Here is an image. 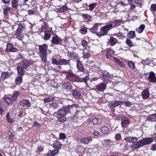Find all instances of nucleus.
Wrapping results in <instances>:
<instances>
[{
  "label": "nucleus",
  "mask_w": 156,
  "mask_h": 156,
  "mask_svg": "<svg viewBox=\"0 0 156 156\" xmlns=\"http://www.w3.org/2000/svg\"><path fill=\"white\" fill-rule=\"evenodd\" d=\"M71 54V56L72 58V59L73 60L74 59V60L75 59L78 60V55L77 54L74 52H73Z\"/></svg>",
  "instance_id": "nucleus-47"
},
{
  "label": "nucleus",
  "mask_w": 156,
  "mask_h": 156,
  "mask_svg": "<svg viewBox=\"0 0 156 156\" xmlns=\"http://www.w3.org/2000/svg\"><path fill=\"white\" fill-rule=\"evenodd\" d=\"M150 10L151 11L155 12L156 11V4H152L150 7Z\"/></svg>",
  "instance_id": "nucleus-54"
},
{
  "label": "nucleus",
  "mask_w": 156,
  "mask_h": 156,
  "mask_svg": "<svg viewBox=\"0 0 156 156\" xmlns=\"http://www.w3.org/2000/svg\"><path fill=\"white\" fill-rule=\"evenodd\" d=\"M59 138L61 139H64L66 138V136L64 133H61L59 135Z\"/></svg>",
  "instance_id": "nucleus-60"
},
{
  "label": "nucleus",
  "mask_w": 156,
  "mask_h": 156,
  "mask_svg": "<svg viewBox=\"0 0 156 156\" xmlns=\"http://www.w3.org/2000/svg\"><path fill=\"white\" fill-rule=\"evenodd\" d=\"M125 140L128 142L130 143H135L137 140V138L136 137H127Z\"/></svg>",
  "instance_id": "nucleus-17"
},
{
  "label": "nucleus",
  "mask_w": 156,
  "mask_h": 156,
  "mask_svg": "<svg viewBox=\"0 0 156 156\" xmlns=\"http://www.w3.org/2000/svg\"><path fill=\"white\" fill-rule=\"evenodd\" d=\"M90 120L92 123L95 125H98L101 124L102 119L99 117H94L91 118Z\"/></svg>",
  "instance_id": "nucleus-7"
},
{
  "label": "nucleus",
  "mask_w": 156,
  "mask_h": 156,
  "mask_svg": "<svg viewBox=\"0 0 156 156\" xmlns=\"http://www.w3.org/2000/svg\"><path fill=\"white\" fill-rule=\"evenodd\" d=\"M51 30L48 26L46 22H43V23L41 25V29L40 30V33L45 32Z\"/></svg>",
  "instance_id": "nucleus-8"
},
{
  "label": "nucleus",
  "mask_w": 156,
  "mask_h": 156,
  "mask_svg": "<svg viewBox=\"0 0 156 156\" xmlns=\"http://www.w3.org/2000/svg\"><path fill=\"white\" fill-rule=\"evenodd\" d=\"M128 37L131 39H133L135 37L136 35L134 31H130L127 34Z\"/></svg>",
  "instance_id": "nucleus-42"
},
{
  "label": "nucleus",
  "mask_w": 156,
  "mask_h": 156,
  "mask_svg": "<svg viewBox=\"0 0 156 156\" xmlns=\"http://www.w3.org/2000/svg\"><path fill=\"white\" fill-rule=\"evenodd\" d=\"M72 93L73 96L75 98H79L81 96L80 92L76 90H73Z\"/></svg>",
  "instance_id": "nucleus-18"
},
{
  "label": "nucleus",
  "mask_w": 156,
  "mask_h": 156,
  "mask_svg": "<svg viewBox=\"0 0 156 156\" xmlns=\"http://www.w3.org/2000/svg\"><path fill=\"white\" fill-rule=\"evenodd\" d=\"M96 87L98 90L103 92L106 89V85L105 83H102L97 85Z\"/></svg>",
  "instance_id": "nucleus-14"
},
{
  "label": "nucleus",
  "mask_w": 156,
  "mask_h": 156,
  "mask_svg": "<svg viewBox=\"0 0 156 156\" xmlns=\"http://www.w3.org/2000/svg\"><path fill=\"white\" fill-rule=\"evenodd\" d=\"M38 46L40 55L48 54L51 52V50L48 49V46L47 44H44L41 45H39Z\"/></svg>",
  "instance_id": "nucleus-4"
},
{
  "label": "nucleus",
  "mask_w": 156,
  "mask_h": 156,
  "mask_svg": "<svg viewBox=\"0 0 156 156\" xmlns=\"http://www.w3.org/2000/svg\"><path fill=\"white\" fill-rule=\"evenodd\" d=\"M28 65L26 63H23L20 66H21L23 69H26L28 67Z\"/></svg>",
  "instance_id": "nucleus-58"
},
{
  "label": "nucleus",
  "mask_w": 156,
  "mask_h": 156,
  "mask_svg": "<svg viewBox=\"0 0 156 156\" xmlns=\"http://www.w3.org/2000/svg\"><path fill=\"white\" fill-rule=\"evenodd\" d=\"M59 106L58 104L55 102H53L49 105L50 108L53 110L58 109L59 108Z\"/></svg>",
  "instance_id": "nucleus-25"
},
{
  "label": "nucleus",
  "mask_w": 156,
  "mask_h": 156,
  "mask_svg": "<svg viewBox=\"0 0 156 156\" xmlns=\"http://www.w3.org/2000/svg\"><path fill=\"white\" fill-rule=\"evenodd\" d=\"M62 87L64 89L69 90L72 88V86L70 82H67L63 84Z\"/></svg>",
  "instance_id": "nucleus-27"
},
{
  "label": "nucleus",
  "mask_w": 156,
  "mask_h": 156,
  "mask_svg": "<svg viewBox=\"0 0 156 156\" xmlns=\"http://www.w3.org/2000/svg\"><path fill=\"white\" fill-rule=\"evenodd\" d=\"M31 103L27 99L23 100L20 102V106L23 107H25L27 108L31 107Z\"/></svg>",
  "instance_id": "nucleus-9"
},
{
  "label": "nucleus",
  "mask_w": 156,
  "mask_h": 156,
  "mask_svg": "<svg viewBox=\"0 0 156 156\" xmlns=\"http://www.w3.org/2000/svg\"><path fill=\"white\" fill-rule=\"evenodd\" d=\"M151 149L153 151L156 150V144L152 145Z\"/></svg>",
  "instance_id": "nucleus-63"
},
{
  "label": "nucleus",
  "mask_w": 156,
  "mask_h": 156,
  "mask_svg": "<svg viewBox=\"0 0 156 156\" xmlns=\"http://www.w3.org/2000/svg\"><path fill=\"white\" fill-rule=\"evenodd\" d=\"M116 36L119 38V39H122L125 37V34L121 32H119L116 34Z\"/></svg>",
  "instance_id": "nucleus-51"
},
{
  "label": "nucleus",
  "mask_w": 156,
  "mask_h": 156,
  "mask_svg": "<svg viewBox=\"0 0 156 156\" xmlns=\"http://www.w3.org/2000/svg\"><path fill=\"white\" fill-rule=\"evenodd\" d=\"M54 99L55 98L52 96L46 97L44 99V101L45 103L51 102L54 100Z\"/></svg>",
  "instance_id": "nucleus-38"
},
{
  "label": "nucleus",
  "mask_w": 156,
  "mask_h": 156,
  "mask_svg": "<svg viewBox=\"0 0 156 156\" xmlns=\"http://www.w3.org/2000/svg\"><path fill=\"white\" fill-rule=\"evenodd\" d=\"M17 70L18 74L23 76L24 75L23 70L24 69L22 68L21 66H18L17 67Z\"/></svg>",
  "instance_id": "nucleus-37"
},
{
  "label": "nucleus",
  "mask_w": 156,
  "mask_h": 156,
  "mask_svg": "<svg viewBox=\"0 0 156 156\" xmlns=\"http://www.w3.org/2000/svg\"><path fill=\"white\" fill-rule=\"evenodd\" d=\"M122 22V20L116 19L112 22V24L113 27H116L119 25Z\"/></svg>",
  "instance_id": "nucleus-19"
},
{
  "label": "nucleus",
  "mask_w": 156,
  "mask_h": 156,
  "mask_svg": "<svg viewBox=\"0 0 156 156\" xmlns=\"http://www.w3.org/2000/svg\"><path fill=\"white\" fill-rule=\"evenodd\" d=\"M17 50L16 48L13 47V45L12 44L9 43L7 44L5 49V51L7 52H15L17 51Z\"/></svg>",
  "instance_id": "nucleus-6"
},
{
  "label": "nucleus",
  "mask_w": 156,
  "mask_h": 156,
  "mask_svg": "<svg viewBox=\"0 0 156 156\" xmlns=\"http://www.w3.org/2000/svg\"><path fill=\"white\" fill-rule=\"evenodd\" d=\"M145 28V26L144 25H141L140 27L137 28L136 31L137 32L139 33H142Z\"/></svg>",
  "instance_id": "nucleus-40"
},
{
  "label": "nucleus",
  "mask_w": 156,
  "mask_h": 156,
  "mask_svg": "<svg viewBox=\"0 0 156 156\" xmlns=\"http://www.w3.org/2000/svg\"><path fill=\"white\" fill-rule=\"evenodd\" d=\"M87 30L86 28H82L80 29V32L82 34H84L87 33Z\"/></svg>",
  "instance_id": "nucleus-57"
},
{
  "label": "nucleus",
  "mask_w": 156,
  "mask_h": 156,
  "mask_svg": "<svg viewBox=\"0 0 156 156\" xmlns=\"http://www.w3.org/2000/svg\"><path fill=\"white\" fill-rule=\"evenodd\" d=\"M82 17L84 19H85L88 20H90L91 18V16L88 14H82Z\"/></svg>",
  "instance_id": "nucleus-50"
},
{
  "label": "nucleus",
  "mask_w": 156,
  "mask_h": 156,
  "mask_svg": "<svg viewBox=\"0 0 156 156\" xmlns=\"http://www.w3.org/2000/svg\"><path fill=\"white\" fill-rule=\"evenodd\" d=\"M108 32V31L107 30L102 27L100 32V33L98 32L97 34L99 36H103L106 35Z\"/></svg>",
  "instance_id": "nucleus-24"
},
{
  "label": "nucleus",
  "mask_w": 156,
  "mask_h": 156,
  "mask_svg": "<svg viewBox=\"0 0 156 156\" xmlns=\"http://www.w3.org/2000/svg\"><path fill=\"white\" fill-rule=\"evenodd\" d=\"M98 23H96L93 26L92 28H90V30L91 32L93 33H95L98 29Z\"/></svg>",
  "instance_id": "nucleus-35"
},
{
  "label": "nucleus",
  "mask_w": 156,
  "mask_h": 156,
  "mask_svg": "<svg viewBox=\"0 0 156 156\" xmlns=\"http://www.w3.org/2000/svg\"><path fill=\"white\" fill-rule=\"evenodd\" d=\"M11 8L8 6L7 5H5L2 7L3 11V13L5 16L8 15L11 12Z\"/></svg>",
  "instance_id": "nucleus-16"
},
{
  "label": "nucleus",
  "mask_w": 156,
  "mask_h": 156,
  "mask_svg": "<svg viewBox=\"0 0 156 156\" xmlns=\"http://www.w3.org/2000/svg\"><path fill=\"white\" fill-rule=\"evenodd\" d=\"M83 58H87L90 56V54L89 51H87V52L85 51H83Z\"/></svg>",
  "instance_id": "nucleus-46"
},
{
  "label": "nucleus",
  "mask_w": 156,
  "mask_h": 156,
  "mask_svg": "<svg viewBox=\"0 0 156 156\" xmlns=\"http://www.w3.org/2000/svg\"><path fill=\"white\" fill-rule=\"evenodd\" d=\"M147 79L150 83H156V76H155V74L153 72H151L149 73Z\"/></svg>",
  "instance_id": "nucleus-10"
},
{
  "label": "nucleus",
  "mask_w": 156,
  "mask_h": 156,
  "mask_svg": "<svg viewBox=\"0 0 156 156\" xmlns=\"http://www.w3.org/2000/svg\"><path fill=\"white\" fill-rule=\"evenodd\" d=\"M89 80V77L87 76H86L82 79V82L86 83Z\"/></svg>",
  "instance_id": "nucleus-61"
},
{
  "label": "nucleus",
  "mask_w": 156,
  "mask_h": 156,
  "mask_svg": "<svg viewBox=\"0 0 156 156\" xmlns=\"http://www.w3.org/2000/svg\"><path fill=\"white\" fill-rule=\"evenodd\" d=\"M122 104V101H111L109 103V106L111 107L114 108Z\"/></svg>",
  "instance_id": "nucleus-11"
},
{
  "label": "nucleus",
  "mask_w": 156,
  "mask_h": 156,
  "mask_svg": "<svg viewBox=\"0 0 156 156\" xmlns=\"http://www.w3.org/2000/svg\"><path fill=\"white\" fill-rule=\"evenodd\" d=\"M109 41L111 46L115 45L117 41V39L112 37H110Z\"/></svg>",
  "instance_id": "nucleus-31"
},
{
  "label": "nucleus",
  "mask_w": 156,
  "mask_h": 156,
  "mask_svg": "<svg viewBox=\"0 0 156 156\" xmlns=\"http://www.w3.org/2000/svg\"><path fill=\"white\" fill-rule=\"evenodd\" d=\"M11 73H10L6 72H3L1 74V78L2 80H4L9 77Z\"/></svg>",
  "instance_id": "nucleus-23"
},
{
  "label": "nucleus",
  "mask_w": 156,
  "mask_h": 156,
  "mask_svg": "<svg viewBox=\"0 0 156 156\" xmlns=\"http://www.w3.org/2000/svg\"><path fill=\"white\" fill-rule=\"evenodd\" d=\"M108 128L106 126L103 127L101 129V131L104 134H107L108 133Z\"/></svg>",
  "instance_id": "nucleus-41"
},
{
  "label": "nucleus",
  "mask_w": 156,
  "mask_h": 156,
  "mask_svg": "<svg viewBox=\"0 0 156 156\" xmlns=\"http://www.w3.org/2000/svg\"><path fill=\"white\" fill-rule=\"evenodd\" d=\"M99 76L104 82H105L106 80L110 77V74L107 71L105 70H100L98 72Z\"/></svg>",
  "instance_id": "nucleus-5"
},
{
  "label": "nucleus",
  "mask_w": 156,
  "mask_h": 156,
  "mask_svg": "<svg viewBox=\"0 0 156 156\" xmlns=\"http://www.w3.org/2000/svg\"><path fill=\"white\" fill-rule=\"evenodd\" d=\"M51 30L44 32V36L43 38V39L45 40H48L51 37Z\"/></svg>",
  "instance_id": "nucleus-20"
},
{
  "label": "nucleus",
  "mask_w": 156,
  "mask_h": 156,
  "mask_svg": "<svg viewBox=\"0 0 156 156\" xmlns=\"http://www.w3.org/2000/svg\"><path fill=\"white\" fill-rule=\"evenodd\" d=\"M53 145L54 148L60 149L62 146V144L61 143L56 141L54 143Z\"/></svg>",
  "instance_id": "nucleus-32"
},
{
  "label": "nucleus",
  "mask_w": 156,
  "mask_h": 156,
  "mask_svg": "<svg viewBox=\"0 0 156 156\" xmlns=\"http://www.w3.org/2000/svg\"><path fill=\"white\" fill-rule=\"evenodd\" d=\"M68 9V7L66 5H64L62 7L59 8L58 10L59 12H62L64 11H67Z\"/></svg>",
  "instance_id": "nucleus-43"
},
{
  "label": "nucleus",
  "mask_w": 156,
  "mask_h": 156,
  "mask_svg": "<svg viewBox=\"0 0 156 156\" xmlns=\"http://www.w3.org/2000/svg\"><path fill=\"white\" fill-rule=\"evenodd\" d=\"M153 137H147L140 140L136 144V148H138L144 145H147L151 143L153 140Z\"/></svg>",
  "instance_id": "nucleus-3"
},
{
  "label": "nucleus",
  "mask_w": 156,
  "mask_h": 156,
  "mask_svg": "<svg viewBox=\"0 0 156 156\" xmlns=\"http://www.w3.org/2000/svg\"><path fill=\"white\" fill-rule=\"evenodd\" d=\"M69 60L62 59L59 60V65H67L69 64Z\"/></svg>",
  "instance_id": "nucleus-26"
},
{
  "label": "nucleus",
  "mask_w": 156,
  "mask_h": 156,
  "mask_svg": "<svg viewBox=\"0 0 156 156\" xmlns=\"http://www.w3.org/2000/svg\"><path fill=\"white\" fill-rule=\"evenodd\" d=\"M47 54H45V55H40L41 58V59L42 62H43L44 63H46L47 61V57L46 55Z\"/></svg>",
  "instance_id": "nucleus-49"
},
{
  "label": "nucleus",
  "mask_w": 156,
  "mask_h": 156,
  "mask_svg": "<svg viewBox=\"0 0 156 156\" xmlns=\"http://www.w3.org/2000/svg\"><path fill=\"white\" fill-rule=\"evenodd\" d=\"M76 62L77 69L80 71L83 72L84 70V69L82 62L78 60H77Z\"/></svg>",
  "instance_id": "nucleus-21"
},
{
  "label": "nucleus",
  "mask_w": 156,
  "mask_h": 156,
  "mask_svg": "<svg viewBox=\"0 0 156 156\" xmlns=\"http://www.w3.org/2000/svg\"><path fill=\"white\" fill-rule=\"evenodd\" d=\"M58 150L49 151L47 153V156H55L58 153Z\"/></svg>",
  "instance_id": "nucleus-22"
},
{
  "label": "nucleus",
  "mask_w": 156,
  "mask_h": 156,
  "mask_svg": "<svg viewBox=\"0 0 156 156\" xmlns=\"http://www.w3.org/2000/svg\"><path fill=\"white\" fill-rule=\"evenodd\" d=\"M73 107L75 108L74 105H69L59 109L57 112V118L58 120L62 122H65L66 119L65 116L69 112L70 109Z\"/></svg>",
  "instance_id": "nucleus-1"
},
{
  "label": "nucleus",
  "mask_w": 156,
  "mask_h": 156,
  "mask_svg": "<svg viewBox=\"0 0 156 156\" xmlns=\"http://www.w3.org/2000/svg\"><path fill=\"white\" fill-rule=\"evenodd\" d=\"M103 143L109 145L110 144L111 141L109 140H105L103 141Z\"/></svg>",
  "instance_id": "nucleus-62"
},
{
  "label": "nucleus",
  "mask_w": 156,
  "mask_h": 156,
  "mask_svg": "<svg viewBox=\"0 0 156 156\" xmlns=\"http://www.w3.org/2000/svg\"><path fill=\"white\" fill-rule=\"evenodd\" d=\"M103 27L108 31L109 30L112 29L113 27L112 23L107 24Z\"/></svg>",
  "instance_id": "nucleus-44"
},
{
  "label": "nucleus",
  "mask_w": 156,
  "mask_h": 156,
  "mask_svg": "<svg viewBox=\"0 0 156 156\" xmlns=\"http://www.w3.org/2000/svg\"><path fill=\"white\" fill-rule=\"evenodd\" d=\"M92 140L91 136H88L81 139L80 141L81 143L87 144L92 141Z\"/></svg>",
  "instance_id": "nucleus-13"
},
{
  "label": "nucleus",
  "mask_w": 156,
  "mask_h": 156,
  "mask_svg": "<svg viewBox=\"0 0 156 156\" xmlns=\"http://www.w3.org/2000/svg\"><path fill=\"white\" fill-rule=\"evenodd\" d=\"M126 43V44L128 45L129 47H131L133 45L132 41L129 39H127Z\"/></svg>",
  "instance_id": "nucleus-53"
},
{
  "label": "nucleus",
  "mask_w": 156,
  "mask_h": 156,
  "mask_svg": "<svg viewBox=\"0 0 156 156\" xmlns=\"http://www.w3.org/2000/svg\"><path fill=\"white\" fill-rule=\"evenodd\" d=\"M148 121L153 122L156 121V114L150 115L147 118Z\"/></svg>",
  "instance_id": "nucleus-28"
},
{
  "label": "nucleus",
  "mask_w": 156,
  "mask_h": 156,
  "mask_svg": "<svg viewBox=\"0 0 156 156\" xmlns=\"http://www.w3.org/2000/svg\"><path fill=\"white\" fill-rule=\"evenodd\" d=\"M28 14L30 15H33L34 14V12L32 10H29L27 11Z\"/></svg>",
  "instance_id": "nucleus-64"
},
{
  "label": "nucleus",
  "mask_w": 156,
  "mask_h": 156,
  "mask_svg": "<svg viewBox=\"0 0 156 156\" xmlns=\"http://www.w3.org/2000/svg\"><path fill=\"white\" fill-rule=\"evenodd\" d=\"M141 95L143 99H147L150 96V93L148 90L147 89H146L143 91L141 93Z\"/></svg>",
  "instance_id": "nucleus-15"
},
{
  "label": "nucleus",
  "mask_w": 156,
  "mask_h": 156,
  "mask_svg": "<svg viewBox=\"0 0 156 156\" xmlns=\"http://www.w3.org/2000/svg\"><path fill=\"white\" fill-rule=\"evenodd\" d=\"M26 30V25L23 23H20L15 33L16 37L20 40H22L23 38V32Z\"/></svg>",
  "instance_id": "nucleus-2"
},
{
  "label": "nucleus",
  "mask_w": 156,
  "mask_h": 156,
  "mask_svg": "<svg viewBox=\"0 0 156 156\" xmlns=\"http://www.w3.org/2000/svg\"><path fill=\"white\" fill-rule=\"evenodd\" d=\"M88 42L87 41L83 40L81 42V45L84 48L87 44Z\"/></svg>",
  "instance_id": "nucleus-59"
},
{
  "label": "nucleus",
  "mask_w": 156,
  "mask_h": 156,
  "mask_svg": "<svg viewBox=\"0 0 156 156\" xmlns=\"http://www.w3.org/2000/svg\"><path fill=\"white\" fill-rule=\"evenodd\" d=\"M129 121L128 119H122V126L123 128H125L129 123Z\"/></svg>",
  "instance_id": "nucleus-30"
},
{
  "label": "nucleus",
  "mask_w": 156,
  "mask_h": 156,
  "mask_svg": "<svg viewBox=\"0 0 156 156\" xmlns=\"http://www.w3.org/2000/svg\"><path fill=\"white\" fill-rule=\"evenodd\" d=\"M6 119L7 121L10 123H12L14 122L13 118L10 116L9 113H8L6 115Z\"/></svg>",
  "instance_id": "nucleus-33"
},
{
  "label": "nucleus",
  "mask_w": 156,
  "mask_h": 156,
  "mask_svg": "<svg viewBox=\"0 0 156 156\" xmlns=\"http://www.w3.org/2000/svg\"><path fill=\"white\" fill-rule=\"evenodd\" d=\"M97 5V3L96 2L90 4L89 5V8L88 10L90 11H93V10L94 9L95 7Z\"/></svg>",
  "instance_id": "nucleus-39"
},
{
  "label": "nucleus",
  "mask_w": 156,
  "mask_h": 156,
  "mask_svg": "<svg viewBox=\"0 0 156 156\" xmlns=\"http://www.w3.org/2000/svg\"><path fill=\"white\" fill-rule=\"evenodd\" d=\"M52 63L56 65H59V60H57L55 59H52Z\"/></svg>",
  "instance_id": "nucleus-56"
},
{
  "label": "nucleus",
  "mask_w": 156,
  "mask_h": 156,
  "mask_svg": "<svg viewBox=\"0 0 156 156\" xmlns=\"http://www.w3.org/2000/svg\"><path fill=\"white\" fill-rule=\"evenodd\" d=\"M4 100L8 104L11 103L12 101L11 97L9 98L5 97L4 99Z\"/></svg>",
  "instance_id": "nucleus-52"
},
{
  "label": "nucleus",
  "mask_w": 156,
  "mask_h": 156,
  "mask_svg": "<svg viewBox=\"0 0 156 156\" xmlns=\"http://www.w3.org/2000/svg\"><path fill=\"white\" fill-rule=\"evenodd\" d=\"M18 0H12L11 3L12 7L15 8L17 7Z\"/></svg>",
  "instance_id": "nucleus-48"
},
{
  "label": "nucleus",
  "mask_w": 156,
  "mask_h": 156,
  "mask_svg": "<svg viewBox=\"0 0 156 156\" xmlns=\"http://www.w3.org/2000/svg\"><path fill=\"white\" fill-rule=\"evenodd\" d=\"M19 94L20 93L19 92L17 91H15L13 94V96L11 97L12 100L13 101H16Z\"/></svg>",
  "instance_id": "nucleus-29"
},
{
  "label": "nucleus",
  "mask_w": 156,
  "mask_h": 156,
  "mask_svg": "<svg viewBox=\"0 0 156 156\" xmlns=\"http://www.w3.org/2000/svg\"><path fill=\"white\" fill-rule=\"evenodd\" d=\"M66 78L69 80H70V77H73L74 75L71 71H68L66 74Z\"/></svg>",
  "instance_id": "nucleus-45"
},
{
  "label": "nucleus",
  "mask_w": 156,
  "mask_h": 156,
  "mask_svg": "<svg viewBox=\"0 0 156 156\" xmlns=\"http://www.w3.org/2000/svg\"><path fill=\"white\" fill-rule=\"evenodd\" d=\"M122 104H124L127 107H130L132 105L131 102L129 101H122Z\"/></svg>",
  "instance_id": "nucleus-55"
},
{
  "label": "nucleus",
  "mask_w": 156,
  "mask_h": 156,
  "mask_svg": "<svg viewBox=\"0 0 156 156\" xmlns=\"http://www.w3.org/2000/svg\"><path fill=\"white\" fill-rule=\"evenodd\" d=\"M128 64L129 67L133 70H135L136 69L135 63L132 61H129L128 62Z\"/></svg>",
  "instance_id": "nucleus-36"
},
{
  "label": "nucleus",
  "mask_w": 156,
  "mask_h": 156,
  "mask_svg": "<svg viewBox=\"0 0 156 156\" xmlns=\"http://www.w3.org/2000/svg\"><path fill=\"white\" fill-rule=\"evenodd\" d=\"M62 42V40L57 35H56L52 37L51 42L55 44H59Z\"/></svg>",
  "instance_id": "nucleus-12"
},
{
  "label": "nucleus",
  "mask_w": 156,
  "mask_h": 156,
  "mask_svg": "<svg viewBox=\"0 0 156 156\" xmlns=\"http://www.w3.org/2000/svg\"><path fill=\"white\" fill-rule=\"evenodd\" d=\"M23 81L22 77L21 76H17L15 79V82L17 85L20 84Z\"/></svg>",
  "instance_id": "nucleus-34"
}]
</instances>
